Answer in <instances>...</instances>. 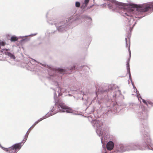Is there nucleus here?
<instances>
[{
    "label": "nucleus",
    "instance_id": "obj_1",
    "mask_svg": "<svg viewBox=\"0 0 153 153\" xmlns=\"http://www.w3.org/2000/svg\"><path fill=\"white\" fill-rule=\"evenodd\" d=\"M111 3H104L101 6H106L107 4L110 9L116 12L119 13L121 15L126 17L128 29L130 30L131 25H133L132 28L136 23L135 19H140L145 16V13L150 9V5L146 3L137 5L125 3L117 1L115 0H111Z\"/></svg>",
    "mask_w": 153,
    "mask_h": 153
},
{
    "label": "nucleus",
    "instance_id": "obj_2",
    "mask_svg": "<svg viewBox=\"0 0 153 153\" xmlns=\"http://www.w3.org/2000/svg\"><path fill=\"white\" fill-rule=\"evenodd\" d=\"M48 67V75L50 76L49 78L52 81V84L56 87L55 89H53V90L55 91L54 93L55 105L52 110L49 112V115L51 116L58 112H63L65 111L67 113H72L73 111L72 109L68 107L62 100L58 98L57 96L56 91H57L58 96L62 95V92H63L64 91V89L61 88L59 87L58 81L61 79L62 74L68 73V71L73 68L77 69L79 70L78 68H76V66H74L73 67H70L69 68L66 69L65 68H58L56 69L52 67L51 66Z\"/></svg>",
    "mask_w": 153,
    "mask_h": 153
},
{
    "label": "nucleus",
    "instance_id": "obj_3",
    "mask_svg": "<svg viewBox=\"0 0 153 153\" xmlns=\"http://www.w3.org/2000/svg\"><path fill=\"white\" fill-rule=\"evenodd\" d=\"M143 129L142 128L141 131L143 136L142 139L140 141V145L137 143H134L127 145L128 151L136 150H152L153 148L150 149L149 146H153L152 143V140L149 133V128L147 125L143 126Z\"/></svg>",
    "mask_w": 153,
    "mask_h": 153
},
{
    "label": "nucleus",
    "instance_id": "obj_4",
    "mask_svg": "<svg viewBox=\"0 0 153 153\" xmlns=\"http://www.w3.org/2000/svg\"><path fill=\"white\" fill-rule=\"evenodd\" d=\"M73 16H71L69 18L62 20H55L54 19H49L48 20V22L51 25H54L59 32H62L67 30L69 28L71 24L74 21L75 19Z\"/></svg>",
    "mask_w": 153,
    "mask_h": 153
},
{
    "label": "nucleus",
    "instance_id": "obj_5",
    "mask_svg": "<svg viewBox=\"0 0 153 153\" xmlns=\"http://www.w3.org/2000/svg\"><path fill=\"white\" fill-rule=\"evenodd\" d=\"M91 123L95 129L97 135L101 137L100 138L102 143L104 144V143L107 141L109 138L108 133L106 132L105 131L103 130V126L102 122L98 120H92Z\"/></svg>",
    "mask_w": 153,
    "mask_h": 153
},
{
    "label": "nucleus",
    "instance_id": "obj_6",
    "mask_svg": "<svg viewBox=\"0 0 153 153\" xmlns=\"http://www.w3.org/2000/svg\"><path fill=\"white\" fill-rule=\"evenodd\" d=\"M28 134L29 133L27 132L25 136L24 139L21 142L14 144L10 147L8 148H4L1 146L0 144V146L4 150L6 151L9 153H16L21 148L22 146L27 140Z\"/></svg>",
    "mask_w": 153,
    "mask_h": 153
},
{
    "label": "nucleus",
    "instance_id": "obj_7",
    "mask_svg": "<svg viewBox=\"0 0 153 153\" xmlns=\"http://www.w3.org/2000/svg\"><path fill=\"white\" fill-rule=\"evenodd\" d=\"M147 113V110L143 106H141L139 107L137 116L141 121L146 123L148 117Z\"/></svg>",
    "mask_w": 153,
    "mask_h": 153
},
{
    "label": "nucleus",
    "instance_id": "obj_8",
    "mask_svg": "<svg viewBox=\"0 0 153 153\" xmlns=\"http://www.w3.org/2000/svg\"><path fill=\"white\" fill-rule=\"evenodd\" d=\"M127 145L117 144L114 147V152L116 153H122L128 151Z\"/></svg>",
    "mask_w": 153,
    "mask_h": 153
},
{
    "label": "nucleus",
    "instance_id": "obj_9",
    "mask_svg": "<svg viewBox=\"0 0 153 153\" xmlns=\"http://www.w3.org/2000/svg\"><path fill=\"white\" fill-rule=\"evenodd\" d=\"M121 95V91L119 90H118L117 91H116L115 93L114 94H111V100L112 102L114 101L116 97H118Z\"/></svg>",
    "mask_w": 153,
    "mask_h": 153
},
{
    "label": "nucleus",
    "instance_id": "obj_10",
    "mask_svg": "<svg viewBox=\"0 0 153 153\" xmlns=\"http://www.w3.org/2000/svg\"><path fill=\"white\" fill-rule=\"evenodd\" d=\"M114 147H115L114 143L113 141H109L107 144L106 148L108 150H112Z\"/></svg>",
    "mask_w": 153,
    "mask_h": 153
},
{
    "label": "nucleus",
    "instance_id": "obj_11",
    "mask_svg": "<svg viewBox=\"0 0 153 153\" xmlns=\"http://www.w3.org/2000/svg\"><path fill=\"white\" fill-rule=\"evenodd\" d=\"M139 99H138V100H139V98H140L142 100L143 102L144 103H145L148 107H150V106H153V102H152L150 100H148L146 101L145 100L143 99L140 96H140H139Z\"/></svg>",
    "mask_w": 153,
    "mask_h": 153
},
{
    "label": "nucleus",
    "instance_id": "obj_12",
    "mask_svg": "<svg viewBox=\"0 0 153 153\" xmlns=\"http://www.w3.org/2000/svg\"><path fill=\"white\" fill-rule=\"evenodd\" d=\"M130 44L129 43V45L128 46V51L129 52V58L127 60V61L126 62V65L127 66V71L130 70V68H129V61L130 60V59L131 57V53L130 50Z\"/></svg>",
    "mask_w": 153,
    "mask_h": 153
},
{
    "label": "nucleus",
    "instance_id": "obj_13",
    "mask_svg": "<svg viewBox=\"0 0 153 153\" xmlns=\"http://www.w3.org/2000/svg\"><path fill=\"white\" fill-rule=\"evenodd\" d=\"M50 116V115H49V113H48L46 115H45L44 116H43L42 118H40L37 121L39 123L40 121L42 120H43L46 119L49 117Z\"/></svg>",
    "mask_w": 153,
    "mask_h": 153
},
{
    "label": "nucleus",
    "instance_id": "obj_14",
    "mask_svg": "<svg viewBox=\"0 0 153 153\" xmlns=\"http://www.w3.org/2000/svg\"><path fill=\"white\" fill-rule=\"evenodd\" d=\"M5 54L8 55L11 59H15V56L13 54L11 53L10 52H5Z\"/></svg>",
    "mask_w": 153,
    "mask_h": 153
},
{
    "label": "nucleus",
    "instance_id": "obj_15",
    "mask_svg": "<svg viewBox=\"0 0 153 153\" xmlns=\"http://www.w3.org/2000/svg\"><path fill=\"white\" fill-rule=\"evenodd\" d=\"M6 44V43L5 42L3 41L0 42V51L2 52L4 50L3 49H2L1 47V46H4Z\"/></svg>",
    "mask_w": 153,
    "mask_h": 153
},
{
    "label": "nucleus",
    "instance_id": "obj_16",
    "mask_svg": "<svg viewBox=\"0 0 153 153\" xmlns=\"http://www.w3.org/2000/svg\"><path fill=\"white\" fill-rule=\"evenodd\" d=\"M84 18L86 19L87 21L89 23H91L92 22V19L90 17L85 16Z\"/></svg>",
    "mask_w": 153,
    "mask_h": 153
},
{
    "label": "nucleus",
    "instance_id": "obj_17",
    "mask_svg": "<svg viewBox=\"0 0 153 153\" xmlns=\"http://www.w3.org/2000/svg\"><path fill=\"white\" fill-rule=\"evenodd\" d=\"M10 40L12 42H15L18 40V38L16 36H13L11 37Z\"/></svg>",
    "mask_w": 153,
    "mask_h": 153
},
{
    "label": "nucleus",
    "instance_id": "obj_18",
    "mask_svg": "<svg viewBox=\"0 0 153 153\" xmlns=\"http://www.w3.org/2000/svg\"><path fill=\"white\" fill-rule=\"evenodd\" d=\"M133 88L134 89V91H136L137 94V96L138 99H139V96H140V94L139 93L137 89L136 88V87L134 86V85L133 86Z\"/></svg>",
    "mask_w": 153,
    "mask_h": 153
},
{
    "label": "nucleus",
    "instance_id": "obj_19",
    "mask_svg": "<svg viewBox=\"0 0 153 153\" xmlns=\"http://www.w3.org/2000/svg\"><path fill=\"white\" fill-rule=\"evenodd\" d=\"M36 34L37 33H35L34 34H30V35H26V36H20V37L21 38H23L24 37H28V36H34L36 35Z\"/></svg>",
    "mask_w": 153,
    "mask_h": 153
},
{
    "label": "nucleus",
    "instance_id": "obj_20",
    "mask_svg": "<svg viewBox=\"0 0 153 153\" xmlns=\"http://www.w3.org/2000/svg\"><path fill=\"white\" fill-rule=\"evenodd\" d=\"M146 3L150 5V9H152L153 10V3L152 2H149Z\"/></svg>",
    "mask_w": 153,
    "mask_h": 153
},
{
    "label": "nucleus",
    "instance_id": "obj_21",
    "mask_svg": "<svg viewBox=\"0 0 153 153\" xmlns=\"http://www.w3.org/2000/svg\"><path fill=\"white\" fill-rule=\"evenodd\" d=\"M80 6V3L78 1H76L75 3V6L77 7H79Z\"/></svg>",
    "mask_w": 153,
    "mask_h": 153
},
{
    "label": "nucleus",
    "instance_id": "obj_22",
    "mask_svg": "<svg viewBox=\"0 0 153 153\" xmlns=\"http://www.w3.org/2000/svg\"><path fill=\"white\" fill-rule=\"evenodd\" d=\"M128 71V75H129V79L131 81V82H132V79H131V75L130 71L128 70V71Z\"/></svg>",
    "mask_w": 153,
    "mask_h": 153
},
{
    "label": "nucleus",
    "instance_id": "obj_23",
    "mask_svg": "<svg viewBox=\"0 0 153 153\" xmlns=\"http://www.w3.org/2000/svg\"><path fill=\"white\" fill-rule=\"evenodd\" d=\"M29 39L27 38H25L24 39H23L21 40V42H27V41Z\"/></svg>",
    "mask_w": 153,
    "mask_h": 153
},
{
    "label": "nucleus",
    "instance_id": "obj_24",
    "mask_svg": "<svg viewBox=\"0 0 153 153\" xmlns=\"http://www.w3.org/2000/svg\"><path fill=\"white\" fill-rule=\"evenodd\" d=\"M38 123V122L37 121H36L34 123V124L32 125V126L30 127V128H31V127L33 128Z\"/></svg>",
    "mask_w": 153,
    "mask_h": 153
},
{
    "label": "nucleus",
    "instance_id": "obj_25",
    "mask_svg": "<svg viewBox=\"0 0 153 153\" xmlns=\"http://www.w3.org/2000/svg\"><path fill=\"white\" fill-rule=\"evenodd\" d=\"M96 101L99 104H100L101 103L102 100H98V98H97V100H96Z\"/></svg>",
    "mask_w": 153,
    "mask_h": 153
},
{
    "label": "nucleus",
    "instance_id": "obj_26",
    "mask_svg": "<svg viewBox=\"0 0 153 153\" xmlns=\"http://www.w3.org/2000/svg\"><path fill=\"white\" fill-rule=\"evenodd\" d=\"M102 153H107V152L105 150H103Z\"/></svg>",
    "mask_w": 153,
    "mask_h": 153
},
{
    "label": "nucleus",
    "instance_id": "obj_27",
    "mask_svg": "<svg viewBox=\"0 0 153 153\" xmlns=\"http://www.w3.org/2000/svg\"><path fill=\"white\" fill-rule=\"evenodd\" d=\"M96 100V98H95V99H94V100H92V102H95V101Z\"/></svg>",
    "mask_w": 153,
    "mask_h": 153
},
{
    "label": "nucleus",
    "instance_id": "obj_28",
    "mask_svg": "<svg viewBox=\"0 0 153 153\" xmlns=\"http://www.w3.org/2000/svg\"><path fill=\"white\" fill-rule=\"evenodd\" d=\"M125 40L126 41V42H127V38H125Z\"/></svg>",
    "mask_w": 153,
    "mask_h": 153
},
{
    "label": "nucleus",
    "instance_id": "obj_29",
    "mask_svg": "<svg viewBox=\"0 0 153 153\" xmlns=\"http://www.w3.org/2000/svg\"><path fill=\"white\" fill-rule=\"evenodd\" d=\"M126 47H128V43L127 42H126Z\"/></svg>",
    "mask_w": 153,
    "mask_h": 153
},
{
    "label": "nucleus",
    "instance_id": "obj_30",
    "mask_svg": "<svg viewBox=\"0 0 153 153\" xmlns=\"http://www.w3.org/2000/svg\"><path fill=\"white\" fill-rule=\"evenodd\" d=\"M41 65H42L43 66H44V67H46V65H42V64H40Z\"/></svg>",
    "mask_w": 153,
    "mask_h": 153
},
{
    "label": "nucleus",
    "instance_id": "obj_31",
    "mask_svg": "<svg viewBox=\"0 0 153 153\" xmlns=\"http://www.w3.org/2000/svg\"><path fill=\"white\" fill-rule=\"evenodd\" d=\"M131 82L132 85L133 86H134V84L133 82L132 81Z\"/></svg>",
    "mask_w": 153,
    "mask_h": 153
},
{
    "label": "nucleus",
    "instance_id": "obj_32",
    "mask_svg": "<svg viewBox=\"0 0 153 153\" xmlns=\"http://www.w3.org/2000/svg\"><path fill=\"white\" fill-rule=\"evenodd\" d=\"M32 60L33 61H34V62H36V61L35 59H32Z\"/></svg>",
    "mask_w": 153,
    "mask_h": 153
},
{
    "label": "nucleus",
    "instance_id": "obj_33",
    "mask_svg": "<svg viewBox=\"0 0 153 153\" xmlns=\"http://www.w3.org/2000/svg\"><path fill=\"white\" fill-rule=\"evenodd\" d=\"M4 50H6V51H7L8 50V49H5Z\"/></svg>",
    "mask_w": 153,
    "mask_h": 153
},
{
    "label": "nucleus",
    "instance_id": "obj_34",
    "mask_svg": "<svg viewBox=\"0 0 153 153\" xmlns=\"http://www.w3.org/2000/svg\"><path fill=\"white\" fill-rule=\"evenodd\" d=\"M68 95L69 96H71V95L70 94H69Z\"/></svg>",
    "mask_w": 153,
    "mask_h": 153
},
{
    "label": "nucleus",
    "instance_id": "obj_35",
    "mask_svg": "<svg viewBox=\"0 0 153 153\" xmlns=\"http://www.w3.org/2000/svg\"><path fill=\"white\" fill-rule=\"evenodd\" d=\"M90 118H91V117H89V120L90 119Z\"/></svg>",
    "mask_w": 153,
    "mask_h": 153
},
{
    "label": "nucleus",
    "instance_id": "obj_36",
    "mask_svg": "<svg viewBox=\"0 0 153 153\" xmlns=\"http://www.w3.org/2000/svg\"><path fill=\"white\" fill-rule=\"evenodd\" d=\"M30 128L28 129V131H29V130H30Z\"/></svg>",
    "mask_w": 153,
    "mask_h": 153
}]
</instances>
